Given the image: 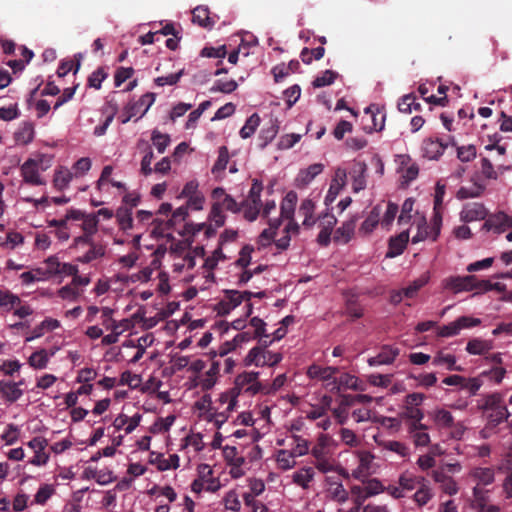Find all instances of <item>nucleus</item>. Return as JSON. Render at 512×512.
Instances as JSON below:
<instances>
[{
	"instance_id": "obj_1",
	"label": "nucleus",
	"mask_w": 512,
	"mask_h": 512,
	"mask_svg": "<svg viewBox=\"0 0 512 512\" xmlns=\"http://www.w3.org/2000/svg\"><path fill=\"white\" fill-rule=\"evenodd\" d=\"M480 409L484 411H492L488 418L489 422L494 425H498L501 422L506 421L510 416L508 408L504 403L503 396L500 393L486 395L484 403L480 406Z\"/></svg>"
},
{
	"instance_id": "obj_2",
	"label": "nucleus",
	"mask_w": 512,
	"mask_h": 512,
	"mask_svg": "<svg viewBox=\"0 0 512 512\" xmlns=\"http://www.w3.org/2000/svg\"><path fill=\"white\" fill-rule=\"evenodd\" d=\"M282 360V355L280 353H272L263 349L262 347H254L252 348L246 358L245 365H256V366H275Z\"/></svg>"
},
{
	"instance_id": "obj_3",
	"label": "nucleus",
	"mask_w": 512,
	"mask_h": 512,
	"mask_svg": "<svg viewBox=\"0 0 512 512\" xmlns=\"http://www.w3.org/2000/svg\"><path fill=\"white\" fill-rule=\"evenodd\" d=\"M320 232L317 236V242L320 246L327 247L331 242V235L337 224L335 215L328 211L322 212L316 219Z\"/></svg>"
},
{
	"instance_id": "obj_4",
	"label": "nucleus",
	"mask_w": 512,
	"mask_h": 512,
	"mask_svg": "<svg viewBox=\"0 0 512 512\" xmlns=\"http://www.w3.org/2000/svg\"><path fill=\"white\" fill-rule=\"evenodd\" d=\"M258 372H243L235 379V388L254 396L265 390V387L258 381Z\"/></svg>"
},
{
	"instance_id": "obj_5",
	"label": "nucleus",
	"mask_w": 512,
	"mask_h": 512,
	"mask_svg": "<svg viewBox=\"0 0 512 512\" xmlns=\"http://www.w3.org/2000/svg\"><path fill=\"white\" fill-rule=\"evenodd\" d=\"M243 301H245L243 292L238 290H225L224 297L215 305V311L220 316L227 315Z\"/></svg>"
},
{
	"instance_id": "obj_6",
	"label": "nucleus",
	"mask_w": 512,
	"mask_h": 512,
	"mask_svg": "<svg viewBox=\"0 0 512 512\" xmlns=\"http://www.w3.org/2000/svg\"><path fill=\"white\" fill-rule=\"evenodd\" d=\"M20 173L23 181L32 186L45 185V180L41 177L37 161L29 158L20 167Z\"/></svg>"
},
{
	"instance_id": "obj_7",
	"label": "nucleus",
	"mask_w": 512,
	"mask_h": 512,
	"mask_svg": "<svg viewBox=\"0 0 512 512\" xmlns=\"http://www.w3.org/2000/svg\"><path fill=\"white\" fill-rule=\"evenodd\" d=\"M155 101L154 93H146L129 108L128 115L121 116V123H126L131 117L141 118Z\"/></svg>"
},
{
	"instance_id": "obj_8",
	"label": "nucleus",
	"mask_w": 512,
	"mask_h": 512,
	"mask_svg": "<svg viewBox=\"0 0 512 512\" xmlns=\"http://www.w3.org/2000/svg\"><path fill=\"white\" fill-rule=\"evenodd\" d=\"M99 220L95 214H86L82 219L83 235L74 239V248L79 250L80 244H85L93 239L94 234L97 232Z\"/></svg>"
},
{
	"instance_id": "obj_9",
	"label": "nucleus",
	"mask_w": 512,
	"mask_h": 512,
	"mask_svg": "<svg viewBox=\"0 0 512 512\" xmlns=\"http://www.w3.org/2000/svg\"><path fill=\"white\" fill-rule=\"evenodd\" d=\"M476 281V276H451L443 281L445 289L452 290L454 293H460L462 291H472Z\"/></svg>"
},
{
	"instance_id": "obj_10",
	"label": "nucleus",
	"mask_w": 512,
	"mask_h": 512,
	"mask_svg": "<svg viewBox=\"0 0 512 512\" xmlns=\"http://www.w3.org/2000/svg\"><path fill=\"white\" fill-rule=\"evenodd\" d=\"M85 247H88V250L83 255L77 257V261L80 263L88 264L105 256L106 246L101 243L94 242L93 239H90V241L85 244H80L79 249Z\"/></svg>"
},
{
	"instance_id": "obj_11",
	"label": "nucleus",
	"mask_w": 512,
	"mask_h": 512,
	"mask_svg": "<svg viewBox=\"0 0 512 512\" xmlns=\"http://www.w3.org/2000/svg\"><path fill=\"white\" fill-rule=\"evenodd\" d=\"M487 214L488 211L482 203L472 202L463 206L460 218L464 222H473L485 219Z\"/></svg>"
},
{
	"instance_id": "obj_12",
	"label": "nucleus",
	"mask_w": 512,
	"mask_h": 512,
	"mask_svg": "<svg viewBox=\"0 0 512 512\" xmlns=\"http://www.w3.org/2000/svg\"><path fill=\"white\" fill-rule=\"evenodd\" d=\"M346 170L342 168H337L335 171V176L331 181L329 190L325 196V204L326 206H329L337 197L340 190L345 186L346 184Z\"/></svg>"
},
{
	"instance_id": "obj_13",
	"label": "nucleus",
	"mask_w": 512,
	"mask_h": 512,
	"mask_svg": "<svg viewBox=\"0 0 512 512\" xmlns=\"http://www.w3.org/2000/svg\"><path fill=\"white\" fill-rule=\"evenodd\" d=\"M356 222H357L356 216L343 222L342 225L334 231V235H333L334 242L338 243V244H347L354 236Z\"/></svg>"
},
{
	"instance_id": "obj_14",
	"label": "nucleus",
	"mask_w": 512,
	"mask_h": 512,
	"mask_svg": "<svg viewBox=\"0 0 512 512\" xmlns=\"http://www.w3.org/2000/svg\"><path fill=\"white\" fill-rule=\"evenodd\" d=\"M399 353L400 350L397 347L384 345L376 356L368 359V364L370 366L391 364L397 358Z\"/></svg>"
},
{
	"instance_id": "obj_15",
	"label": "nucleus",
	"mask_w": 512,
	"mask_h": 512,
	"mask_svg": "<svg viewBox=\"0 0 512 512\" xmlns=\"http://www.w3.org/2000/svg\"><path fill=\"white\" fill-rule=\"evenodd\" d=\"M324 170V165L321 163H315L307 167L306 169H301L296 176L295 185L298 188H304L308 184H310L314 178L322 173Z\"/></svg>"
},
{
	"instance_id": "obj_16",
	"label": "nucleus",
	"mask_w": 512,
	"mask_h": 512,
	"mask_svg": "<svg viewBox=\"0 0 512 512\" xmlns=\"http://www.w3.org/2000/svg\"><path fill=\"white\" fill-rule=\"evenodd\" d=\"M409 241V232L403 231L397 236L391 237L388 243L387 258H394L401 255Z\"/></svg>"
},
{
	"instance_id": "obj_17",
	"label": "nucleus",
	"mask_w": 512,
	"mask_h": 512,
	"mask_svg": "<svg viewBox=\"0 0 512 512\" xmlns=\"http://www.w3.org/2000/svg\"><path fill=\"white\" fill-rule=\"evenodd\" d=\"M216 16H211L208 7L206 6H197L192 11V21L199 26L212 29L216 23Z\"/></svg>"
},
{
	"instance_id": "obj_18",
	"label": "nucleus",
	"mask_w": 512,
	"mask_h": 512,
	"mask_svg": "<svg viewBox=\"0 0 512 512\" xmlns=\"http://www.w3.org/2000/svg\"><path fill=\"white\" fill-rule=\"evenodd\" d=\"M432 477L435 482L440 484L442 491L448 495H455L458 492L456 481L446 474L443 470H434Z\"/></svg>"
},
{
	"instance_id": "obj_19",
	"label": "nucleus",
	"mask_w": 512,
	"mask_h": 512,
	"mask_svg": "<svg viewBox=\"0 0 512 512\" xmlns=\"http://www.w3.org/2000/svg\"><path fill=\"white\" fill-rule=\"evenodd\" d=\"M23 395V390L13 381L0 380V397L9 403H14Z\"/></svg>"
},
{
	"instance_id": "obj_20",
	"label": "nucleus",
	"mask_w": 512,
	"mask_h": 512,
	"mask_svg": "<svg viewBox=\"0 0 512 512\" xmlns=\"http://www.w3.org/2000/svg\"><path fill=\"white\" fill-rule=\"evenodd\" d=\"M403 418L409 420L407 428L408 432H413L414 430L425 428V424L421 423L422 419L424 418V413L419 408L405 406Z\"/></svg>"
},
{
	"instance_id": "obj_21",
	"label": "nucleus",
	"mask_w": 512,
	"mask_h": 512,
	"mask_svg": "<svg viewBox=\"0 0 512 512\" xmlns=\"http://www.w3.org/2000/svg\"><path fill=\"white\" fill-rule=\"evenodd\" d=\"M381 207L380 205H376L372 208L367 218L361 224L359 228V233L363 236L371 234L377 225L380 223V215H381Z\"/></svg>"
},
{
	"instance_id": "obj_22",
	"label": "nucleus",
	"mask_w": 512,
	"mask_h": 512,
	"mask_svg": "<svg viewBox=\"0 0 512 512\" xmlns=\"http://www.w3.org/2000/svg\"><path fill=\"white\" fill-rule=\"evenodd\" d=\"M338 372V367H322L317 364H312L308 367L307 375L311 379L329 380L332 379Z\"/></svg>"
},
{
	"instance_id": "obj_23",
	"label": "nucleus",
	"mask_w": 512,
	"mask_h": 512,
	"mask_svg": "<svg viewBox=\"0 0 512 512\" xmlns=\"http://www.w3.org/2000/svg\"><path fill=\"white\" fill-rule=\"evenodd\" d=\"M141 420L140 414H135L133 417H128L127 415L120 414L117 416L113 422V426L117 430L124 429L126 434L132 433V431L139 425Z\"/></svg>"
},
{
	"instance_id": "obj_24",
	"label": "nucleus",
	"mask_w": 512,
	"mask_h": 512,
	"mask_svg": "<svg viewBox=\"0 0 512 512\" xmlns=\"http://www.w3.org/2000/svg\"><path fill=\"white\" fill-rule=\"evenodd\" d=\"M425 482H427V481L423 476H416L413 473H410L408 471L402 473L398 479V484L401 485L404 492L405 491L409 492L414 489L417 490Z\"/></svg>"
},
{
	"instance_id": "obj_25",
	"label": "nucleus",
	"mask_w": 512,
	"mask_h": 512,
	"mask_svg": "<svg viewBox=\"0 0 512 512\" xmlns=\"http://www.w3.org/2000/svg\"><path fill=\"white\" fill-rule=\"evenodd\" d=\"M297 199V194L294 191H289L285 195L280 205L281 218L292 220V218L294 217Z\"/></svg>"
},
{
	"instance_id": "obj_26",
	"label": "nucleus",
	"mask_w": 512,
	"mask_h": 512,
	"mask_svg": "<svg viewBox=\"0 0 512 512\" xmlns=\"http://www.w3.org/2000/svg\"><path fill=\"white\" fill-rule=\"evenodd\" d=\"M315 203L311 199H304L299 207V215L302 216L303 226L311 228L316 224V218H314Z\"/></svg>"
},
{
	"instance_id": "obj_27",
	"label": "nucleus",
	"mask_w": 512,
	"mask_h": 512,
	"mask_svg": "<svg viewBox=\"0 0 512 512\" xmlns=\"http://www.w3.org/2000/svg\"><path fill=\"white\" fill-rule=\"evenodd\" d=\"M471 476L477 481L478 487L490 485L495 480L494 470L489 467H477L472 470Z\"/></svg>"
},
{
	"instance_id": "obj_28",
	"label": "nucleus",
	"mask_w": 512,
	"mask_h": 512,
	"mask_svg": "<svg viewBox=\"0 0 512 512\" xmlns=\"http://www.w3.org/2000/svg\"><path fill=\"white\" fill-rule=\"evenodd\" d=\"M512 227V219L509 218L504 212H499L493 217H490L482 226V229L489 231L493 228L497 229L498 232H502L501 226Z\"/></svg>"
},
{
	"instance_id": "obj_29",
	"label": "nucleus",
	"mask_w": 512,
	"mask_h": 512,
	"mask_svg": "<svg viewBox=\"0 0 512 512\" xmlns=\"http://www.w3.org/2000/svg\"><path fill=\"white\" fill-rule=\"evenodd\" d=\"M446 146L437 140L427 139L423 142V153L424 156L429 159H437L441 156L445 150Z\"/></svg>"
},
{
	"instance_id": "obj_30",
	"label": "nucleus",
	"mask_w": 512,
	"mask_h": 512,
	"mask_svg": "<svg viewBox=\"0 0 512 512\" xmlns=\"http://www.w3.org/2000/svg\"><path fill=\"white\" fill-rule=\"evenodd\" d=\"M60 326L56 319L46 318L38 326H36L30 336L26 337V341L30 342L44 335L46 331H53Z\"/></svg>"
},
{
	"instance_id": "obj_31",
	"label": "nucleus",
	"mask_w": 512,
	"mask_h": 512,
	"mask_svg": "<svg viewBox=\"0 0 512 512\" xmlns=\"http://www.w3.org/2000/svg\"><path fill=\"white\" fill-rule=\"evenodd\" d=\"M367 170V166L365 163H358L355 165L353 170V181H352V189L354 192H359L366 187V177L365 172Z\"/></svg>"
},
{
	"instance_id": "obj_32",
	"label": "nucleus",
	"mask_w": 512,
	"mask_h": 512,
	"mask_svg": "<svg viewBox=\"0 0 512 512\" xmlns=\"http://www.w3.org/2000/svg\"><path fill=\"white\" fill-rule=\"evenodd\" d=\"M54 352L48 354L45 349H40L32 353L28 359V363L34 369H44L47 367L50 356H53Z\"/></svg>"
},
{
	"instance_id": "obj_33",
	"label": "nucleus",
	"mask_w": 512,
	"mask_h": 512,
	"mask_svg": "<svg viewBox=\"0 0 512 512\" xmlns=\"http://www.w3.org/2000/svg\"><path fill=\"white\" fill-rule=\"evenodd\" d=\"M241 211H243V217L249 221L253 222L255 221L259 214H260V208L262 206V203H254L251 200H243L241 203Z\"/></svg>"
},
{
	"instance_id": "obj_34",
	"label": "nucleus",
	"mask_w": 512,
	"mask_h": 512,
	"mask_svg": "<svg viewBox=\"0 0 512 512\" xmlns=\"http://www.w3.org/2000/svg\"><path fill=\"white\" fill-rule=\"evenodd\" d=\"M485 190V185L474 182L470 187H461L456 194L459 200L468 198H475L482 195Z\"/></svg>"
},
{
	"instance_id": "obj_35",
	"label": "nucleus",
	"mask_w": 512,
	"mask_h": 512,
	"mask_svg": "<svg viewBox=\"0 0 512 512\" xmlns=\"http://www.w3.org/2000/svg\"><path fill=\"white\" fill-rule=\"evenodd\" d=\"M220 371V364L217 361H213L209 370L206 372L204 378L201 380L200 385L202 390H210L216 383V376Z\"/></svg>"
},
{
	"instance_id": "obj_36",
	"label": "nucleus",
	"mask_w": 512,
	"mask_h": 512,
	"mask_svg": "<svg viewBox=\"0 0 512 512\" xmlns=\"http://www.w3.org/2000/svg\"><path fill=\"white\" fill-rule=\"evenodd\" d=\"M116 218L120 229L123 231L133 228L132 211L128 207H119L116 212Z\"/></svg>"
},
{
	"instance_id": "obj_37",
	"label": "nucleus",
	"mask_w": 512,
	"mask_h": 512,
	"mask_svg": "<svg viewBox=\"0 0 512 512\" xmlns=\"http://www.w3.org/2000/svg\"><path fill=\"white\" fill-rule=\"evenodd\" d=\"M72 180V173L67 168H59L55 171L53 184L57 190H64Z\"/></svg>"
},
{
	"instance_id": "obj_38",
	"label": "nucleus",
	"mask_w": 512,
	"mask_h": 512,
	"mask_svg": "<svg viewBox=\"0 0 512 512\" xmlns=\"http://www.w3.org/2000/svg\"><path fill=\"white\" fill-rule=\"evenodd\" d=\"M430 279L429 273L422 274L418 279L414 280L410 285L403 289L404 296L413 298L416 293L425 286Z\"/></svg>"
},
{
	"instance_id": "obj_39",
	"label": "nucleus",
	"mask_w": 512,
	"mask_h": 512,
	"mask_svg": "<svg viewBox=\"0 0 512 512\" xmlns=\"http://www.w3.org/2000/svg\"><path fill=\"white\" fill-rule=\"evenodd\" d=\"M416 100L414 94L404 95L398 103L399 111L403 113H411L412 110L419 111L421 105Z\"/></svg>"
},
{
	"instance_id": "obj_40",
	"label": "nucleus",
	"mask_w": 512,
	"mask_h": 512,
	"mask_svg": "<svg viewBox=\"0 0 512 512\" xmlns=\"http://www.w3.org/2000/svg\"><path fill=\"white\" fill-rule=\"evenodd\" d=\"M490 344L482 339H472L467 343L466 351L472 355H483L490 350Z\"/></svg>"
},
{
	"instance_id": "obj_41",
	"label": "nucleus",
	"mask_w": 512,
	"mask_h": 512,
	"mask_svg": "<svg viewBox=\"0 0 512 512\" xmlns=\"http://www.w3.org/2000/svg\"><path fill=\"white\" fill-rule=\"evenodd\" d=\"M223 454L227 463L235 468H240L245 462V459L238 455L237 448L234 446L224 447Z\"/></svg>"
},
{
	"instance_id": "obj_42",
	"label": "nucleus",
	"mask_w": 512,
	"mask_h": 512,
	"mask_svg": "<svg viewBox=\"0 0 512 512\" xmlns=\"http://www.w3.org/2000/svg\"><path fill=\"white\" fill-rule=\"evenodd\" d=\"M434 421L439 428L448 429L453 425L454 417L448 410L438 409L434 413Z\"/></svg>"
},
{
	"instance_id": "obj_43",
	"label": "nucleus",
	"mask_w": 512,
	"mask_h": 512,
	"mask_svg": "<svg viewBox=\"0 0 512 512\" xmlns=\"http://www.w3.org/2000/svg\"><path fill=\"white\" fill-rule=\"evenodd\" d=\"M218 158L215 162V164L212 167V173L214 175H218L219 173H222L228 164L229 161V153L226 146H221L218 151Z\"/></svg>"
},
{
	"instance_id": "obj_44",
	"label": "nucleus",
	"mask_w": 512,
	"mask_h": 512,
	"mask_svg": "<svg viewBox=\"0 0 512 512\" xmlns=\"http://www.w3.org/2000/svg\"><path fill=\"white\" fill-rule=\"evenodd\" d=\"M433 365L438 366L442 364L447 365V369L450 371H461L462 368L460 366H456V358L454 355L443 353H438L437 356L433 359Z\"/></svg>"
},
{
	"instance_id": "obj_45",
	"label": "nucleus",
	"mask_w": 512,
	"mask_h": 512,
	"mask_svg": "<svg viewBox=\"0 0 512 512\" xmlns=\"http://www.w3.org/2000/svg\"><path fill=\"white\" fill-rule=\"evenodd\" d=\"M432 496L431 489L428 487L427 482H425L416 490L413 499L419 507H422L431 500Z\"/></svg>"
},
{
	"instance_id": "obj_46",
	"label": "nucleus",
	"mask_w": 512,
	"mask_h": 512,
	"mask_svg": "<svg viewBox=\"0 0 512 512\" xmlns=\"http://www.w3.org/2000/svg\"><path fill=\"white\" fill-rule=\"evenodd\" d=\"M294 457L296 456L293 454V452H288L287 450H279L276 458L279 468L282 470L293 468L295 465Z\"/></svg>"
},
{
	"instance_id": "obj_47",
	"label": "nucleus",
	"mask_w": 512,
	"mask_h": 512,
	"mask_svg": "<svg viewBox=\"0 0 512 512\" xmlns=\"http://www.w3.org/2000/svg\"><path fill=\"white\" fill-rule=\"evenodd\" d=\"M20 278H21L22 282L27 285L37 282V281L47 279L46 273H44V268H42V267L33 269L31 271L23 272L20 275Z\"/></svg>"
},
{
	"instance_id": "obj_48",
	"label": "nucleus",
	"mask_w": 512,
	"mask_h": 512,
	"mask_svg": "<svg viewBox=\"0 0 512 512\" xmlns=\"http://www.w3.org/2000/svg\"><path fill=\"white\" fill-rule=\"evenodd\" d=\"M398 211H399V208H398L397 204L388 202L386 211H385L382 219H380V223H381L382 227L388 229L392 225L393 221L395 220Z\"/></svg>"
},
{
	"instance_id": "obj_49",
	"label": "nucleus",
	"mask_w": 512,
	"mask_h": 512,
	"mask_svg": "<svg viewBox=\"0 0 512 512\" xmlns=\"http://www.w3.org/2000/svg\"><path fill=\"white\" fill-rule=\"evenodd\" d=\"M338 77V73L332 70H326L321 76H317L312 84L315 88L331 85L334 80Z\"/></svg>"
},
{
	"instance_id": "obj_50",
	"label": "nucleus",
	"mask_w": 512,
	"mask_h": 512,
	"mask_svg": "<svg viewBox=\"0 0 512 512\" xmlns=\"http://www.w3.org/2000/svg\"><path fill=\"white\" fill-rule=\"evenodd\" d=\"M314 465L322 473L336 470L335 461L331 455L315 458Z\"/></svg>"
},
{
	"instance_id": "obj_51",
	"label": "nucleus",
	"mask_w": 512,
	"mask_h": 512,
	"mask_svg": "<svg viewBox=\"0 0 512 512\" xmlns=\"http://www.w3.org/2000/svg\"><path fill=\"white\" fill-rule=\"evenodd\" d=\"M314 465L322 473L336 470L335 461L331 455L315 458Z\"/></svg>"
},
{
	"instance_id": "obj_52",
	"label": "nucleus",
	"mask_w": 512,
	"mask_h": 512,
	"mask_svg": "<svg viewBox=\"0 0 512 512\" xmlns=\"http://www.w3.org/2000/svg\"><path fill=\"white\" fill-rule=\"evenodd\" d=\"M20 303L21 299L18 296L12 294L9 291L0 290V307H4L7 310H10Z\"/></svg>"
},
{
	"instance_id": "obj_53",
	"label": "nucleus",
	"mask_w": 512,
	"mask_h": 512,
	"mask_svg": "<svg viewBox=\"0 0 512 512\" xmlns=\"http://www.w3.org/2000/svg\"><path fill=\"white\" fill-rule=\"evenodd\" d=\"M382 447L385 450L397 453L401 457H407L409 455V448L404 443L399 441H385L382 443Z\"/></svg>"
},
{
	"instance_id": "obj_54",
	"label": "nucleus",
	"mask_w": 512,
	"mask_h": 512,
	"mask_svg": "<svg viewBox=\"0 0 512 512\" xmlns=\"http://www.w3.org/2000/svg\"><path fill=\"white\" fill-rule=\"evenodd\" d=\"M20 430L15 424H8L6 430L1 435L2 440L6 445H13L18 441Z\"/></svg>"
},
{
	"instance_id": "obj_55",
	"label": "nucleus",
	"mask_w": 512,
	"mask_h": 512,
	"mask_svg": "<svg viewBox=\"0 0 512 512\" xmlns=\"http://www.w3.org/2000/svg\"><path fill=\"white\" fill-rule=\"evenodd\" d=\"M209 219L216 227H222L225 224L226 216L222 212L220 202H214L210 211Z\"/></svg>"
},
{
	"instance_id": "obj_56",
	"label": "nucleus",
	"mask_w": 512,
	"mask_h": 512,
	"mask_svg": "<svg viewBox=\"0 0 512 512\" xmlns=\"http://www.w3.org/2000/svg\"><path fill=\"white\" fill-rule=\"evenodd\" d=\"M428 427L425 425L424 429H417L413 432H408L413 439L415 446H427L430 443V436L427 433Z\"/></svg>"
},
{
	"instance_id": "obj_57",
	"label": "nucleus",
	"mask_w": 512,
	"mask_h": 512,
	"mask_svg": "<svg viewBox=\"0 0 512 512\" xmlns=\"http://www.w3.org/2000/svg\"><path fill=\"white\" fill-rule=\"evenodd\" d=\"M238 87V84L235 80H229V81H222L217 80L213 87L211 88L212 92H222V93H232L234 92Z\"/></svg>"
},
{
	"instance_id": "obj_58",
	"label": "nucleus",
	"mask_w": 512,
	"mask_h": 512,
	"mask_svg": "<svg viewBox=\"0 0 512 512\" xmlns=\"http://www.w3.org/2000/svg\"><path fill=\"white\" fill-rule=\"evenodd\" d=\"M327 442H328V439L326 436L322 435L321 437H319L318 442L312 448V451H311L314 458L331 455L328 445H327Z\"/></svg>"
},
{
	"instance_id": "obj_59",
	"label": "nucleus",
	"mask_w": 512,
	"mask_h": 512,
	"mask_svg": "<svg viewBox=\"0 0 512 512\" xmlns=\"http://www.w3.org/2000/svg\"><path fill=\"white\" fill-rule=\"evenodd\" d=\"M45 267L44 273H46L47 279L52 275H57L61 269V262L55 256H50L44 262Z\"/></svg>"
},
{
	"instance_id": "obj_60",
	"label": "nucleus",
	"mask_w": 512,
	"mask_h": 512,
	"mask_svg": "<svg viewBox=\"0 0 512 512\" xmlns=\"http://www.w3.org/2000/svg\"><path fill=\"white\" fill-rule=\"evenodd\" d=\"M413 206L414 200L412 198H408L404 201L402 204L401 213L398 217L399 224H408L410 222Z\"/></svg>"
},
{
	"instance_id": "obj_61",
	"label": "nucleus",
	"mask_w": 512,
	"mask_h": 512,
	"mask_svg": "<svg viewBox=\"0 0 512 512\" xmlns=\"http://www.w3.org/2000/svg\"><path fill=\"white\" fill-rule=\"evenodd\" d=\"M152 143L159 153H163L170 143V137L167 134H162L156 130L152 135Z\"/></svg>"
},
{
	"instance_id": "obj_62",
	"label": "nucleus",
	"mask_w": 512,
	"mask_h": 512,
	"mask_svg": "<svg viewBox=\"0 0 512 512\" xmlns=\"http://www.w3.org/2000/svg\"><path fill=\"white\" fill-rule=\"evenodd\" d=\"M106 77L107 73L102 67H99L88 77V85L95 89H100L101 84L106 79Z\"/></svg>"
},
{
	"instance_id": "obj_63",
	"label": "nucleus",
	"mask_w": 512,
	"mask_h": 512,
	"mask_svg": "<svg viewBox=\"0 0 512 512\" xmlns=\"http://www.w3.org/2000/svg\"><path fill=\"white\" fill-rule=\"evenodd\" d=\"M329 493L334 501H337L338 503L341 504L346 502L349 498V494L344 489L342 483H336L335 487H331L329 489Z\"/></svg>"
},
{
	"instance_id": "obj_64",
	"label": "nucleus",
	"mask_w": 512,
	"mask_h": 512,
	"mask_svg": "<svg viewBox=\"0 0 512 512\" xmlns=\"http://www.w3.org/2000/svg\"><path fill=\"white\" fill-rule=\"evenodd\" d=\"M503 468L507 472L503 487L507 496L512 498V459H506Z\"/></svg>"
}]
</instances>
